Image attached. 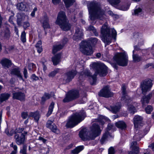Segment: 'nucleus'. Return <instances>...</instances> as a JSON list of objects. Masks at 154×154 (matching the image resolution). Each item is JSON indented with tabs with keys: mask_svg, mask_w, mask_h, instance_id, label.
<instances>
[{
	"mask_svg": "<svg viewBox=\"0 0 154 154\" xmlns=\"http://www.w3.org/2000/svg\"><path fill=\"white\" fill-rule=\"evenodd\" d=\"M92 66L96 69L95 74L92 75L89 70L86 69L81 72L79 76V79L82 80L85 77H91L92 81V82H91V84L92 85H94L96 82L97 75L98 74L101 77L105 76L108 73L107 68L103 64H98L96 63H93Z\"/></svg>",
	"mask_w": 154,
	"mask_h": 154,
	"instance_id": "obj_1",
	"label": "nucleus"
},
{
	"mask_svg": "<svg viewBox=\"0 0 154 154\" xmlns=\"http://www.w3.org/2000/svg\"><path fill=\"white\" fill-rule=\"evenodd\" d=\"M87 7L89 15V18L91 20L97 19L102 20L105 16L104 11L102 9L100 5L95 1L89 2Z\"/></svg>",
	"mask_w": 154,
	"mask_h": 154,
	"instance_id": "obj_2",
	"label": "nucleus"
},
{
	"mask_svg": "<svg viewBox=\"0 0 154 154\" xmlns=\"http://www.w3.org/2000/svg\"><path fill=\"white\" fill-rule=\"evenodd\" d=\"M101 130L99 126L96 123L93 124L91 127V131L89 132L86 128L82 129L79 135L84 141L94 139L100 134Z\"/></svg>",
	"mask_w": 154,
	"mask_h": 154,
	"instance_id": "obj_3",
	"label": "nucleus"
},
{
	"mask_svg": "<svg viewBox=\"0 0 154 154\" xmlns=\"http://www.w3.org/2000/svg\"><path fill=\"white\" fill-rule=\"evenodd\" d=\"M102 40L106 45L109 44L111 42L112 37L116 39L117 32L114 29H110L106 24L105 23L101 29Z\"/></svg>",
	"mask_w": 154,
	"mask_h": 154,
	"instance_id": "obj_4",
	"label": "nucleus"
},
{
	"mask_svg": "<svg viewBox=\"0 0 154 154\" xmlns=\"http://www.w3.org/2000/svg\"><path fill=\"white\" fill-rule=\"evenodd\" d=\"M85 116V112L83 110L73 114L68 119L66 127L67 128L74 127L83 120Z\"/></svg>",
	"mask_w": 154,
	"mask_h": 154,
	"instance_id": "obj_5",
	"label": "nucleus"
},
{
	"mask_svg": "<svg viewBox=\"0 0 154 154\" xmlns=\"http://www.w3.org/2000/svg\"><path fill=\"white\" fill-rule=\"evenodd\" d=\"M55 23L65 31L69 30L71 27V25L69 23L65 13L63 11H61L58 13Z\"/></svg>",
	"mask_w": 154,
	"mask_h": 154,
	"instance_id": "obj_6",
	"label": "nucleus"
},
{
	"mask_svg": "<svg viewBox=\"0 0 154 154\" xmlns=\"http://www.w3.org/2000/svg\"><path fill=\"white\" fill-rule=\"evenodd\" d=\"M113 59L116 63L120 66H125L127 65L128 57L125 53H116L113 57Z\"/></svg>",
	"mask_w": 154,
	"mask_h": 154,
	"instance_id": "obj_7",
	"label": "nucleus"
},
{
	"mask_svg": "<svg viewBox=\"0 0 154 154\" xmlns=\"http://www.w3.org/2000/svg\"><path fill=\"white\" fill-rule=\"evenodd\" d=\"M81 46L82 48V53L87 55H91L93 53L92 47L89 42L82 41L81 42Z\"/></svg>",
	"mask_w": 154,
	"mask_h": 154,
	"instance_id": "obj_8",
	"label": "nucleus"
},
{
	"mask_svg": "<svg viewBox=\"0 0 154 154\" xmlns=\"http://www.w3.org/2000/svg\"><path fill=\"white\" fill-rule=\"evenodd\" d=\"M152 85V83L151 80L147 79L143 81L140 85L142 94H145L147 92L149 91Z\"/></svg>",
	"mask_w": 154,
	"mask_h": 154,
	"instance_id": "obj_9",
	"label": "nucleus"
},
{
	"mask_svg": "<svg viewBox=\"0 0 154 154\" xmlns=\"http://www.w3.org/2000/svg\"><path fill=\"white\" fill-rule=\"evenodd\" d=\"M79 96V92L77 91H70L66 94L65 97L63 100V101L64 103L68 102L78 98Z\"/></svg>",
	"mask_w": 154,
	"mask_h": 154,
	"instance_id": "obj_10",
	"label": "nucleus"
},
{
	"mask_svg": "<svg viewBox=\"0 0 154 154\" xmlns=\"http://www.w3.org/2000/svg\"><path fill=\"white\" fill-rule=\"evenodd\" d=\"M77 74L76 71L74 70H72L67 72L63 75L62 78L65 83L70 82Z\"/></svg>",
	"mask_w": 154,
	"mask_h": 154,
	"instance_id": "obj_11",
	"label": "nucleus"
},
{
	"mask_svg": "<svg viewBox=\"0 0 154 154\" xmlns=\"http://www.w3.org/2000/svg\"><path fill=\"white\" fill-rule=\"evenodd\" d=\"M99 95L100 97L108 98L113 96V94L110 91L109 86H106L100 91Z\"/></svg>",
	"mask_w": 154,
	"mask_h": 154,
	"instance_id": "obj_12",
	"label": "nucleus"
},
{
	"mask_svg": "<svg viewBox=\"0 0 154 154\" xmlns=\"http://www.w3.org/2000/svg\"><path fill=\"white\" fill-rule=\"evenodd\" d=\"M122 97L121 100L124 101L126 103H128L131 102L132 100V99L130 97L126 95V87L124 85H123L122 88Z\"/></svg>",
	"mask_w": 154,
	"mask_h": 154,
	"instance_id": "obj_13",
	"label": "nucleus"
},
{
	"mask_svg": "<svg viewBox=\"0 0 154 154\" xmlns=\"http://www.w3.org/2000/svg\"><path fill=\"white\" fill-rule=\"evenodd\" d=\"M15 142L18 145L23 144L25 141V135L23 133L16 134L14 136Z\"/></svg>",
	"mask_w": 154,
	"mask_h": 154,
	"instance_id": "obj_14",
	"label": "nucleus"
},
{
	"mask_svg": "<svg viewBox=\"0 0 154 154\" xmlns=\"http://www.w3.org/2000/svg\"><path fill=\"white\" fill-rule=\"evenodd\" d=\"M46 127L49 128L52 132L57 134L59 133L60 131L56 126L51 120H48L47 122Z\"/></svg>",
	"mask_w": 154,
	"mask_h": 154,
	"instance_id": "obj_15",
	"label": "nucleus"
},
{
	"mask_svg": "<svg viewBox=\"0 0 154 154\" xmlns=\"http://www.w3.org/2000/svg\"><path fill=\"white\" fill-rule=\"evenodd\" d=\"M13 98L14 99L19 100L21 101H24L25 95L24 93L21 92L13 93L12 94Z\"/></svg>",
	"mask_w": 154,
	"mask_h": 154,
	"instance_id": "obj_16",
	"label": "nucleus"
},
{
	"mask_svg": "<svg viewBox=\"0 0 154 154\" xmlns=\"http://www.w3.org/2000/svg\"><path fill=\"white\" fill-rule=\"evenodd\" d=\"M113 126V125L112 124L109 123L108 124L105 133L103 134V137L100 140V141L102 144L104 143L106 140L107 137L108 135H109V133L108 131L110 130Z\"/></svg>",
	"mask_w": 154,
	"mask_h": 154,
	"instance_id": "obj_17",
	"label": "nucleus"
},
{
	"mask_svg": "<svg viewBox=\"0 0 154 154\" xmlns=\"http://www.w3.org/2000/svg\"><path fill=\"white\" fill-rule=\"evenodd\" d=\"M83 36L82 30L78 27H76L75 29V32L74 36V38L75 40H80Z\"/></svg>",
	"mask_w": 154,
	"mask_h": 154,
	"instance_id": "obj_18",
	"label": "nucleus"
},
{
	"mask_svg": "<svg viewBox=\"0 0 154 154\" xmlns=\"http://www.w3.org/2000/svg\"><path fill=\"white\" fill-rule=\"evenodd\" d=\"M40 21L42 23L44 29L50 28V25L49 23V19L47 15H45L42 17Z\"/></svg>",
	"mask_w": 154,
	"mask_h": 154,
	"instance_id": "obj_19",
	"label": "nucleus"
},
{
	"mask_svg": "<svg viewBox=\"0 0 154 154\" xmlns=\"http://www.w3.org/2000/svg\"><path fill=\"white\" fill-rule=\"evenodd\" d=\"M134 119V126L135 128H137L141 125L143 122V118L141 116H136Z\"/></svg>",
	"mask_w": 154,
	"mask_h": 154,
	"instance_id": "obj_20",
	"label": "nucleus"
},
{
	"mask_svg": "<svg viewBox=\"0 0 154 154\" xmlns=\"http://www.w3.org/2000/svg\"><path fill=\"white\" fill-rule=\"evenodd\" d=\"M16 7L17 9L22 11H27L28 10V5L25 2L18 3L17 4Z\"/></svg>",
	"mask_w": 154,
	"mask_h": 154,
	"instance_id": "obj_21",
	"label": "nucleus"
},
{
	"mask_svg": "<svg viewBox=\"0 0 154 154\" xmlns=\"http://www.w3.org/2000/svg\"><path fill=\"white\" fill-rule=\"evenodd\" d=\"M11 34L9 29L6 28L1 32V35L5 39L8 40L11 37Z\"/></svg>",
	"mask_w": 154,
	"mask_h": 154,
	"instance_id": "obj_22",
	"label": "nucleus"
},
{
	"mask_svg": "<svg viewBox=\"0 0 154 154\" xmlns=\"http://www.w3.org/2000/svg\"><path fill=\"white\" fill-rule=\"evenodd\" d=\"M152 96V93H150L148 95L143 97L141 100V101L143 106L145 105V104H148L149 103Z\"/></svg>",
	"mask_w": 154,
	"mask_h": 154,
	"instance_id": "obj_23",
	"label": "nucleus"
},
{
	"mask_svg": "<svg viewBox=\"0 0 154 154\" xmlns=\"http://www.w3.org/2000/svg\"><path fill=\"white\" fill-rule=\"evenodd\" d=\"M54 96V93L51 92L50 94L45 92L44 95L42 97L41 99V102L42 103H44L47 100L49 99L51 97Z\"/></svg>",
	"mask_w": 154,
	"mask_h": 154,
	"instance_id": "obj_24",
	"label": "nucleus"
},
{
	"mask_svg": "<svg viewBox=\"0 0 154 154\" xmlns=\"http://www.w3.org/2000/svg\"><path fill=\"white\" fill-rule=\"evenodd\" d=\"M20 71L18 68H14L11 71V74L17 76L20 79H23L22 76L20 73Z\"/></svg>",
	"mask_w": 154,
	"mask_h": 154,
	"instance_id": "obj_25",
	"label": "nucleus"
},
{
	"mask_svg": "<svg viewBox=\"0 0 154 154\" xmlns=\"http://www.w3.org/2000/svg\"><path fill=\"white\" fill-rule=\"evenodd\" d=\"M121 107V105L120 103H118L116 105L110 106L107 109L112 112L116 113L119 111Z\"/></svg>",
	"mask_w": 154,
	"mask_h": 154,
	"instance_id": "obj_26",
	"label": "nucleus"
},
{
	"mask_svg": "<svg viewBox=\"0 0 154 154\" xmlns=\"http://www.w3.org/2000/svg\"><path fill=\"white\" fill-rule=\"evenodd\" d=\"M61 56L60 54H58L52 57V60L54 65H56L60 62Z\"/></svg>",
	"mask_w": 154,
	"mask_h": 154,
	"instance_id": "obj_27",
	"label": "nucleus"
},
{
	"mask_svg": "<svg viewBox=\"0 0 154 154\" xmlns=\"http://www.w3.org/2000/svg\"><path fill=\"white\" fill-rule=\"evenodd\" d=\"M1 63L3 66L7 68H8L11 64V61L7 59H4L2 60Z\"/></svg>",
	"mask_w": 154,
	"mask_h": 154,
	"instance_id": "obj_28",
	"label": "nucleus"
},
{
	"mask_svg": "<svg viewBox=\"0 0 154 154\" xmlns=\"http://www.w3.org/2000/svg\"><path fill=\"white\" fill-rule=\"evenodd\" d=\"M29 116L33 118L35 121L36 122L38 121L40 118L39 113L37 111L30 112L29 114Z\"/></svg>",
	"mask_w": 154,
	"mask_h": 154,
	"instance_id": "obj_29",
	"label": "nucleus"
},
{
	"mask_svg": "<svg viewBox=\"0 0 154 154\" xmlns=\"http://www.w3.org/2000/svg\"><path fill=\"white\" fill-rule=\"evenodd\" d=\"M63 48V45L61 44L55 45H54L52 49V53L55 54L58 51H60Z\"/></svg>",
	"mask_w": 154,
	"mask_h": 154,
	"instance_id": "obj_30",
	"label": "nucleus"
},
{
	"mask_svg": "<svg viewBox=\"0 0 154 154\" xmlns=\"http://www.w3.org/2000/svg\"><path fill=\"white\" fill-rule=\"evenodd\" d=\"M84 149L83 146H80L76 147L74 149L71 150L72 154H78Z\"/></svg>",
	"mask_w": 154,
	"mask_h": 154,
	"instance_id": "obj_31",
	"label": "nucleus"
},
{
	"mask_svg": "<svg viewBox=\"0 0 154 154\" xmlns=\"http://www.w3.org/2000/svg\"><path fill=\"white\" fill-rule=\"evenodd\" d=\"M10 94L4 93L1 94L0 96V101L1 103L7 100L10 97Z\"/></svg>",
	"mask_w": 154,
	"mask_h": 154,
	"instance_id": "obj_32",
	"label": "nucleus"
},
{
	"mask_svg": "<svg viewBox=\"0 0 154 154\" xmlns=\"http://www.w3.org/2000/svg\"><path fill=\"white\" fill-rule=\"evenodd\" d=\"M116 124L117 127L122 130H125L126 127V124L123 121L118 122H116Z\"/></svg>",
	"mask_w": 154,
	"mask_h": 154,
	"instance_id": "obj_33",
	"label": "nucleus"
},
{
	"mask_svg": "<svg viewBox=\"0 0 154 154\" xmlns=\"http://www.w3.org/2000/svg\"><path fill=\"white\" fill-rule=\"evenodd\" d=\"M17 23L18 25L20 24V22L21 21L24 20L26 17H27L23 14H18L17 15Z\"/></svg>",
	"mask_w": 154,
	"mask_h": 154,
	"instance_id": "obj_34",
	"label": "nucleus"
},
{
	"mask_svg": "<svg viewBox=\"0 0 154 154\" xmlns=\"http://www.w3.org/2000/svg\"><path fill=\"white\" fill-rule=\"evenodd\" d=\"M133 61L135 62H139L141 60V57L138 55L134 54V50L133 51Z\"/></svg>",
	"mask_w": 154,
	"mask_h": 154,
	"instance_id": "obj_35",
	"label": "nucleus"
},
{
	"mask_svg": "<svg viewBox=\"0 0 154 154\" xmlns=\"http://www.w3.org/2000/svg\"><path fill=\"white\" fill-rule=\"evenodd\" d=\"M66 8H69L75 2V0H63Z\"/></svg>",
	"mask_w": 154,
	"mask_h": 154,
	"instance_id": "obj_36",
	"label": "nucleus"
},
{
	"mask_svg": "<svg viewBox=\"0 0 154 154\" xmlns=\"http://www.w3.org/2000/svg\"><path fill=\"white\" fill-rule=\"evenodd\" d=\"M54 103L53 102H52L50 104L49 108L46 114L47 117L49 116L52 113L53 109L54 108Z\"/></svg>",
	"mask_w": 154,
	"mask_h": 154,
	"instance_id": "obj_37",
	"label": "nucleus"
},
{
	"mask_svg": "<svg viewBox=\"0 0 154 154\" xmlns=\"http://www.w3.org/2000/svg\"><path fill=\"white\" fill-rule=\"evenodd\" d=\"M128 110L132 114H133L137 111L135 107L132 105L128 106Z\"/></svg>",
	"mask_w": 154,
	"mask_h": 154,
	"instance_id": "obj_38",
	"label": "nucleus"
},
{
	"mask_svg": "<svg viewBox=\"0 0 154 154\" xmlns=\"http://www.w3.org/2000/svg\"><path fill=\"white\" fill-rule=\"evenodd\" d=\"M87 30L89 31H92L96 36H97L98 35V32L94 27L92 26H88L87 28Z\"/></svg>",
	"mask_w": 154,
	"mask_h": 154,
	"instance_id": "obj_39",
	"label": "nucleus"
},
{
	"mask_svg": "<svg viewBox=\"0 0 154 154\" xmlns=\"http://www.w3.org/2000/svg\"><path fill=\"white\" fill-rule=\"evenodd\" d=\"M142 14V10L139 8L134 10V13H132L133 15H134L136 16L140 15Z\"/></svg>",
	"mask_w": 154,
	"mask_h": 154,
	"instance_id": "obj_40",
	"label": "nucleus"
},
{
	"mask_svg": "<svg viewBox=\"0 0 154 154\" xmlns=\"http://www.w3.org/2000/svg\"><path fill=\"white\" fill-rule=\"evenodd\" d=\"M129 6L128 5L125 4L119 6L117 8L119 10L125 11L128 10L129 8Z\"/></svg>",
	"mask_w": 154,
	"mask_h": 154,
	"instance_id": "obj_41",
	"label": "nucleus"
},
{
	"mask_svg": "<svg viewBox=\"0 0 154 154\" xmlns=\"http://www.w3.org/2000/svg\"><path fill=\"white\" fill-rule=\"evenodd\" d=\"M153 110V108L151 105H148L145 108V110L146 113L150 114Z\"/></svg>",
	"mask_w": 154,
	"mask_h": 154,
	"instance_id": "obj_42",
	"label": "nucleus"
},
{
	"mask_svg": "<svg viewBox=\"0 0 154 154\" xmlns=\"http://www.w3.org/2000/svg\"><path fill=\"white\" fill-rule=\"evenodd\" d=\"M20 39L23 43H24L26 42V33L25 31L22 32L20 36Z\"/></svg>",
	"mask_w": 154,
	"mask_h": 154,
	"instance_id": "obj_43",
	"label": "nucleus"
},
{
	"mask_svg": "<svg viewBox=\"0 0 154 154\" xmlns=\"http://www.w3.org/2000/svg\"><path fill=\"white\" fill-rule=\"evenodd\" d=\"M109 2L111 5L115 6L118 4L120 2V0H109Z\"/></svg>",
	"mask_w": 154,
	"mask_h": 154,
	"instance_id": "obj_44",
	"label": "nucleus"
},
{
	"mask_svg": "<svg viewBox=\"0 0 154 154\" xmlns=\"http://www.w3.org/2000/svg\"><path fill=\"white\" fill-rule=\"evenodd\" d=\"M86 42H89L91 45L90 42L93 45H95L98 41V39L96 38H91L88 41H85Z\"/></svg>",
	"mask_w": 154,
	"mask_h": 154,
	"instance_id": "obj_45",
	"label": "nucleus"
},
{
	"mask_svg": "<svg viewBox=\"0 0 154 154\" xmlns=\"http://www.w3.org/2000/svg\"><path fill=\"white\" fill-rule=\"evenodd\" d=\"M130 147L131 149H136V148H137L139 149V147H138L137 142L136 141H134L131 143Z\"/></svg>",
	"mask_w": 154,
	"mask_h": 154,
	"instance_id": "obj_46",
	"label": "nucleus"
},
{
	"mask_svg": "<svg viewBox=\"0 0 154 154\" xmlns=\"http://www.w3.org/2000/svg\"><path fill=\"white\" fill-rule=\"evenodd\" d=\"M27 146L25 145H23V148L20 149V153L22 154H27Z\"/></svg>",
	"mask_w": 154,
	"mask_h": 154,
	"instance_id": "obj_47",
	"label": "nucleus"
},
{
	"mask_svg": "<svg viewBox=\"0 0 154 154\" xmlns=\"http://www.w3.org/2000/svg\"><path fill=\"white\" fill-rule=\"evenodd\" d=\"M59 69H56L50 73L48 76L50 77H53L59 72Z\"/></svg>",
	"mask_w": 154,
	"mask_h": 154,
	"instance_id": "obj_48",
	"label": "nucleus"
},
{
	"mask_svg": "<svg viewBox=\"0 0 154 154\" xmlns=\"http://www.w3.org/2000/svg\"><path fill=\"white\" fill-rule=\"evenodd\" d=\"M36 68L35 65L33 63H31L29 64L28 66V68L29 70H33Z\"/></svg>",
	"mask_w": 154,
	"mask_h": 154,
	"instance_id": "obj_49",
	"label": "nucleus"
},
{
	"mask_svg": "<svg viewBox=\"0 0 154 154\" xmlns=\"http://www.w3.org/2000/svg\"><path fill=\"white\" fill-rule=\"evenodd\" d=\"M131 150L128 152V154H137L139 152V149L137 148H136V149H131Z\"/></svg>",
	"mask_w": 154,
	"mask_h": 154,
	"instance_id": "obj_50",
	"label": "nucleus"
},
{
	"mask_svg": "<svg viewBox=\"0 0 154 154\" xmlns=\"http://www.w3.org/2000/svg\"><path fill=\"white\" fill-rule=\"evenodd\" d=\"M142 137L141 135H139L138 134H137L133 137V139L137 141H139L140 140V139Z\"/></svg>",
	"mask_w": 154,
	"mask_h": 154,
	"instance_id": "obj_51",
	"label": "nucleus"
},
{
	"mask_svg": "<svg viewBox=\"0 0 154 154\" xmlns=\"http://www.w3.org/2000/svg\"><path fill=\"white\" fill-rule=\"evenodd\" d=\"M30 26V23L27 22H24L23 24V27L24 29H26L28 27H29Z\"/></svg>",
	"mask_w": 154,
	"mask_h": 154,
	"instance_id": "obj_52",
	"label": "nucleus"
},
{
	"mask_svg": "<svg viewBox=\"0 0 154 154\" xmlns=\"http://www.w3.org/2000/svg\"><path fill=\"white\" fill-rule=\"evenodd\" d=\"M21 117L23 119H26L28 116V112H23L21 113Z\"/></svg>",
	"mask_w": 154,
	"mask_h": 154,
	"instance_id": "obj_53",
	"label": "nucleus"
},
{
	"mask_svg": "<svg viewBox=\"0 0 154 154\" xmlns=\"http://www.w3.org/2000/svg\"><path fill=\"white\" fill-rule=\"evenodd\" d=\"M114 148L112 147H110L108 150V154H114Z\"/></svg>",
	"mask_w": 154,
	"mask_h": 154,
	"instance_id": "obj_54",
	"label": "nucleus"
},
{
	"mask_svg": "<svg viewBox=\"0 0 154 154\" xmlns=\"http://www.w3.org/2000/svg\"><path fill=\"white\" fill-rule=\"evenodd\" d=\"M10 146L11 147L13 148L14 149V151H16L17 152V146L16 145H14L13 143H12L10 144Z\"/></svg>",
	"mask_w": 154,
	"mask_h": 154,
	"instance_id": "obj_55",
	"label": "nucleus"
},
{
	"mask_svg": "<svg viewBox=\"0 0 154 154\" xmlns=\"http://www.w3.org/2000/svg\"><path fill=\"white\" fill-rule=\"evenodd\" d=\"M31 79L33 81H36L38 79V78L34 74H32L31 77Z\"/></svg>",
	"mask_w": 154,
	"mask_h": 154,
	"instance_id": "obj_56",
	"label": "nucleus"
},
{
	"mask_svg": "<svg viewBox=\"0 0 154 154\" xmlns=\"http://www.w3.org/2000/svg\"><path fill=\"white\" fill-rule=\"evenodd\" d=\"M42 41L40 40L38 41L37 43L35 45V47H41L42 46Z\"/></svg>",
	"mask_w": 154,
	"mask_h": 154,
	"instance_id": "obj_57",
	"label": "nucleus"
},
{
	"mask_svg": "<svg viewBox=\"0 0 154 154\" xmlns=\"http://www.w3.org/2000/svg\"><path fill=\"white\" fill-rule=\"evenodd\" d=\"M37 11V8H35L33 9L32 11V12L31 15L32 17H34L35 15V12Z\"/></svg>",
	"mask_w": 154,
	"mask_h": 154,
	"instance_id": "obj_58",
	"label": "nucleus"
},
{
	"mask_svg": "<svg viewBox=\"0 0 154 154\" xmlns=\"http://www.w3.org/2000/svg\"><path fill=\"white\" fill-rule=\"evenodd\" d=\"M23 73L24 75L25 78L26 79L27 77V70L26 68H24L23 71Z\"/></svg>",
	"mask_w": 154,
	"mask_h": 154,
	"instance_id": "obj_59",
	"label": "nucleus"
},
{
	"mask_svg": "<svg viewBox=\"0 0 154 154\" xmlns=\"http://www.w3.org/2000/svg\"><path fill=\"white\" fill-rule=\"evenodd\" d=\"M52 2L54 5L59 4L60 2V0H52Z\"/></svg>",
	"mask_w": 154,
	"mask_h": 154,
	"instance_id": "obj_60",
	"label": "nucleus"
},
{
	"mask_svg": "<svg viewBox=\"0 0 154 154\" xmlns=\"http://www.w3.org/2000/svg\"><path fill=\"white\" fill-rule=\"evenodd\" d=\"M38 140L42 141V142L44 143H45L47 141V140L46 139L44 138L43 137H39Z\"/></svg>",
	"mask_w": 154,
	"mask_h": 154,
	"instance_id": "obj_61",
	"label": "nucleus"
},
{
	"mask_svg": "<svg viewBox=\"0 0 154 154\" xmlns=\"http://www.w3.org/2000/svg\"><path fill=\"white\" fill-rule=\"evenodd\" d=\"M36 48H37V51L39 53H40L42 51L43 49L42 46L41 47H37Z\"/></svg>",
	"mask_w": 154,
	"mask_h": 154,
	"instance_id": "obj_62",
	"label": "nucleus"
},
{
	"mask_svg": "<svg viewBox=\"0 0 154 154\" xmlns=\"http://www.w3.org/2000/svg\"><path fill=\"white\" fill-rule=\"evenodd\" d=\"M23 130H24V128H19L17 130V132L21 134V133H22L21 132L23 131Z\"/></svg>",
	"mask_w": 154,
	"mask_h": 154,
	"instance_id": "obj_63",
	"label": "nucleus"
},
{
	"mask_svg": "<svg viewBox=\"0 0 154 154\" xmlns=\"http://www.w3.org/2000/svg\"><path fill=\"white\" fill-rule=\"evenodd\" d=\"M148 146L149 147H150L152 149V150L154 152V143H153L151 144Z\"/></svg>",
	"mask_w": 154,
	"mask_h": 154,
	"instance_id": "obj_64",
	"label": "nucleus"
}]
</instances>
